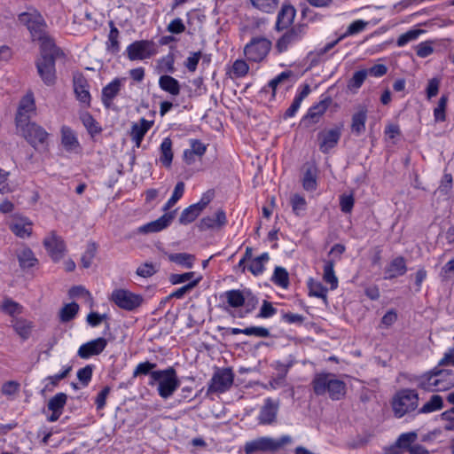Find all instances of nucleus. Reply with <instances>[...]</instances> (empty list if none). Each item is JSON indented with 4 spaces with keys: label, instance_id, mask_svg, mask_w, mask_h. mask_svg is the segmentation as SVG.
Returning a JSON list of instances; mask_svg holds the SVG:
<instances>
[{
    "label": "nucleus",
    "instance_id": "obj_53",
    "mask_svg": "<svg viewBox=\"0 0 454 454\" xmlns=\"http://www.w3.org/2000/svg\"><path fill=\"white\" fill-rule=\"evenodd\" d=\"M97 253V246L95 243L87 245L86 250L81 258L82 265L83 268L88 269L91 266L92 261Z\"/></svg>",
    "mask_w": 454,
    "mask_h": 454
},
{
    "label": "nucleus",
    "instance_id": "obj_29",
    "mask_svg": "<svg viewBox=\"0 0 454 454\" xmlns=\"http://www.w3.org/2000/svg\"><path fill=\"white\" fill-rule=\"evenodd\" d=\"M33 40L39 41L41 43V58L50 56L56 59L59 50L56 47L53 40L46 34V31L43 33L42 38H35Z\"/></svg>",
    "mask_w": 454,
    "mask_h": 454
},
{
    "label": "nucleus",
    "instance_id": "obj_56",
    "mask_svg": "<svg viewBox=\"0 0 454 454\" xmlns=\"http://www.w3.org/2000/svg\"><path fill=\"white\" fill-rule=\"evenodd\" d=\"M1 309L8 314L9 316H15L16 314H20L21 311V307L20 305L11 300V299H4L2 305H1Z\"/></svg>",
    "mask_w": 454,
    "mask_h": 454
},
{
    "label": "nucleus",
    "instance_id": "obj_54",
    "mask_svg": "<svg viewBox=\"0 0 454 454\" xmlns=\"http://www.w3.org/2000/svg\"><path fill=\"white\" fill-rule=\"evenodd\" d=\"M368 75L366 69H362L354 73L352 78L349 80L348 87L350 90H357L364 83Z\"/></svg>",
    "mask_w": 454,
    "mask_h": 454
},
{
    "label": "nucleus",
    "instance_id": "obj_13",
    "mask_svg": "<svg viewBox=\"0 0 454 454\" xmlns=\"http://www.w3.org/2000/svg\"><path fill=\"white\" fill-rule=\"evenodd\" d=\"M227 224V217L223 209L219 208L214 214L200 219L198 228L200 231L221 230Z\"/></svg>",
    "mask_w": 454,
    "mask_h": 454
},
{
    "label": "nucleus",
    "instance_id": "obj_10",
    "mask_svg": "<svg viewBox=\"0 0 454 454\" xmlns=\"http://www.w3.org/2000/svg\"><path fill=\"white\" fill-rule=\"evenodd\" d=\"M343 125H336L328 129H323L317 134V143L319 150L326 154L333 149L339 143Z\"/></svg>",
    "mask_w": 454,
    "mask_h": 454
},
{
    "label": "nucleus",
    "instance_id": "obj_42",
    "mask_svg": "<svg viewBox=\"0 0 454 454\" xmlns=\"http://www.w3.org/2000/svg\"><path fill=\"white\" fill-rule=\"evenodd\" d=\"M253 7L255 9L265 12V13H272L274 12L279 4V0H249Z\"/></svg>",
    "mask_w": 454,
    "mask_h": 454
},
{
    "label": "nucleus",
    "instance_id": "obj_47",
    "mask_svg": "<svg viewBox=\"0 0 454 454\" xmlns=\"http://www.w3.org/2000/svg\"><path fill=\"white\" fill-rule=\"evenodd\" d=\"M168 259L178 265L191 268L192 266L194 256L187 253H176L168 254Z\"/></svg>",
    "mask_w": 454,
    "mask_h": 454
},
{
    "label": "nucleus",
    "instance_id": "obj_18",
    "mask_svg": "<svg viewBox=\"0 0 454 454\" xmlns=\"http://www.w3.org/2000/svg\"><path fill=\"white\" fill-rule=\"evenodd\" d=\"M55 59L47 56L36 61L38 74L46 85H52L55 82Z\"/></svg>",
    "mask_w": 454,
    "mask_h": 454
},
{
    "label": "nucleus",
    "instance_id": "obj_44",
    "mask_svg": "<svg viewBox=\"0 0 454 454\" xmlns=\"http://www.w3.org/2000/svg\"><path fill=\"white\" fill-rule=\"evenodd\" d=\"M79 311V305L73 301L66 304L59 311V319L63 323L73 320Z\"/></svg>",
    "mask_w": 454,
    "mask_h": 454
},
{
    "label": "nucleus",
    "instance_id": "obj_31",
    "mask_svg": "<svg viewBox=\"0 0 454 454\" xmlns=\"http://www.w3.org/2000/svg\"><path fill=\"white\" fill-rule=\"evenodd\" d=\"M245 300L246 303H244L243 305L244 309L239 310L237 315H233L234 317H237L239 318H244L248 314L252 313L259 304V298L257 297V295H255L249 290L245 291Z\"/></svg>",
    "mask_w": 454,
    "mask_h": 454
},
{
    "label": "nucleus",
    "instance_id": "obj_63",
    "mask_svg": "<svg viewBox=\"0 0 454 454\" xmlns=\"http://www.w3.org/2000/svg\"><path fill=\"white\" fill-rule=\"evenodd\" d=\"M174 63V56L172 54H168L160 60V67L162 71L166 73L173 74L176 71Z\"/></svg>",
    "mask_w": 454,
    "mask_h": 454
},
{
    "label": "nucleus",
    "instance_id": "obj_64",
    "mask_svg": "<svg viewBox=\"0 0 454 454\" xmlns=\"http://www.w3.org/2000/svg\"><path fill=\"white\" fill-rule=\"evenodd\" d=\"M441 417L443 420L447 421L444 429L446 431H454V407L442 412Z\"/></svg>",
    "mask_w": 454,
    "mask_h": 454
},
{
    "label": "nucleus",
    "instance_id": "obj_14",
    "mask_svg": "<svg viewBox=\"0 0 454 454\" xmlns=\"http://www.w3.org/2000/svg\"><path fill=\"white\" fill-rule=\"evenodd\" d=\"M43 246L53 261H59L63 257L66 245L62 238L58 236L55 231H51L43 239Z\"/></svg>",
    "mask_w": 454,
    "mask_h": 454
},
{
    "label": "nucleus",
    "instance_id": "obj_2",
    "mask_svg": "<svg viewBox=\"0 0 454 454\" xmlns=\"http://www.w3.org/2000/svg\"><path fill=\"white\" fill-rule=\"evenodd\" d=\"M151 379L159 383L158 394L163 399L170 397L180 386L176 371L171 366L165 370L152 372Z\"/></svg>",
    "mask_w": 454,
    "mask_h": 454
},
{
    "label": "nucleus",
    "instance_id": "obj_23",
    "mask_svg": "<svg viewBox=\"0 0 454 454\" xmlns=\"http://www.w3.org/2000/svg\"><path fill=\"white\" fill-rule=\"evenodd\" d=\"M125 78H115L102 90V102L106 107H110L113 100L119 94Z\"/></svg>",
    "mask_w": 454,
    "mask_h": 454
},
{
    "label": "nucleus",
    "instance_id": "obj_30",
    "mask_svg": "<svg viewBox=\"0 0 454 454\" xmlns=\"http://www.w3.org/2000/svg\"><path fill=\"white\" fill-rule=\"evenodd\" d=\"M222 297L224 298L227 306L232 309L241 308L246 303L245 291L239 289L226 291Z\"/></svg>",
    "mask_w": 454,
    "mask_h": 454
},
{
    "label": "nucleus",
    "instance_id": "obj_59",
    "mask_svg": "<svg viewBox=\"0 0 454 454\" xmlns=\"http://www.w3.org/2000/svg\"><path fill=\"white\" fill-rule=\"evenodd\" d=\"M246 335L259 338H268L270 335V330L263 326H248L245 328Z\"/></svg>",
    "mask_w": 454,
    "mask_h": 454
},
{
    "label": "nucleus",
    "instance_id": "obj_25",
    "mask_svg": "<svg viewBox=\"0 0 454 454\" xmlns=\"http://www.w3.org/2000/svg\"><path fill=\"white\" fill-rule=\"evenodd\" d=\"M296 11L290 4H284L277 17L276 28L280 31L287 28L294 20Z\"/></svg>",
    "mask_w": 454,
    "mask_h": 454
},
{
    "label": "nucleus",
    "instance_id": "obj_5",
    "mask_svg": "<svg viewBox=\"0 0 454 454\" xmlns=\"http://www.w3.org/2000/svg\"><path fill=\"white\" fill-rule=\"evenodd\" d=\"M17 127L21 129L23 137L35 150L47 146L49 133L40 125L26 121L22 126Z\"/></svg>",
    "mask_w": 454,
    "mask_h": 454
},
{
    "label": "nucleus",
    "instance_id": "obj_49",
    "mask_svg": "<svg viewBox=\"0 0 454 454\" xmlns=\"http://www.w3.org/2000/svg\"><path fill=\"white\" fill-rule=\"evenodd\" d=\"M195 273L185 272L182 274H172L169 278L171 284H183L188 282V284H198L200 281V278H194Z\"/></svg>",
    "mask_w": 454,
    "mask_h": 454
},
{
    "label": "nucleus",
    "instance_id": "obj_39",
    "mask_svg": "<svg viewBox=\"0 0 454 454\" xmlns=\"http://www.w3.org/2000/svg\"><path fill=\"white\" fill-rule=\"evenodd\" d=\"M13 328L23 340H27L30 336L33 324L27 319L17 318L13 322Z\"/></svg>",
    "mask_w": 454,
    "mask_h": 454
},
{
    "label": "nucleus",
    "instance_id": "obj_60",
    "mask_svg": "<svg viewBox=\"0 0 454 454\" xmlns=\"http://www.w3.org/2000/svg\"><path fill=\"white\" fill-rule=\"evenodd\" d=\"M93 369L92 365H86L77 372V378L81 381V383L86 387L91 381L92 379Z\"/></svg>",
    "mask_w": 454,
    "mask_h": 454
},
{
    "label": "nucleus",
    "instance_id": "obj_51",
    "mask_svg": "<svg viewBox=\"0 0 454 454\" xmlns=\"http://www.w3.org/2000/svg\"><path fill=\"white\" fill-rule=\"evenodd\" d=\"M184 186L185 185L184 182H178L176 184L172 196L163 207L164 211L170 209L183 197L184 192Z\"/></svg>",
    "mask_w": 454,
    "mask_h": 454
},
{
    "label": "nucleus",
    "instance_id": "obj_50",
    "mask_svg": "<svg viewBox=\"0 0 454 454\" xmlns=\"http://www.w3.org/2000/svg\"><path fill=\"white\" fill-rule=\"evenodd\" d=\"M302 186L306 191L312 192L317 188V176L316 169L309 168L302 178Z\"/></svg>",
    "mask_w": 454,
    "mask_h": 454
},
{
    "label": "nucleus",
    "instance_id": "obj_37",
    "mask_svg": "<svg viewBox=\"0 0 454 454\" xmlns=\"http://www.w3.org/2000/svg\"><path fill=\"white\" fill-rule=\"evenodd\" d=\"M269 260V254L263 253L260 256L250 260L247 265L243 264V270L247 268L252 274L258 275L264 270V262Z\"/></svg>",
    "mask_w": 454,
    "mask_h": 454
},
{
    "label": "nucleus",
    "instance_id": "obj_4",
    "mask_svg": "<svg viewBox=\"0 0 454 454\" xmlns=\"http://www.w3.org/2000/svg\"><path fill=\"white\" fill-rule=\"evenodd\" d=\"M110 301L123 310L134 311L143 304L144 297L127 289L118 288L113 291Z\"/></svg>",
    "mask_w": 454,
    "mask_h": 454
},
{
    "label": "nucleus",
    "instance_id": "obj_61",
    "mask_svg": "<svg viewBox=\"0 0 454 454\" xmlns=\"http://www.w3.org/2000/svg\"><path fill=\"white\" fill-rule=\"evenodd\" d=\"M156 367V364L151 362H143L139 363L133 372V376L137 377L138 375H147L153 372V370Z\"/></svg>",
    "mask_w": 454,
    "mask_h": 454
},
{
    "label": "nucleus",
    "instance_id": "obj_40",
    "mask_svg": "<svg viewBox=\"0 0 454 454\" xmlns=\"http://www.w3.org/2000/svg\"><path fill=\"white\" fill-rule=\"evenodd\" d=\"M346 389V383L343 380L335 378L334 381L332 382L328 395L332 400L339 401L345 396Z\"/></svg>",
    "mask_w": 454,
    "mask_h": 454
},
{
    "label": "nucleus",
    "instance_id": "obj_21",
    "mask_svg": "<svg viewBox=\"0 0 454 454\" xmlns=\"http://www.w3.org/2000/svg\"><path fill=\"white\" fill-rule=\"evenodd\" d=\"M74 90L77 100L84 106H90V94L89 91V84L85 77L82 74L74 76Z\"/></svg>",
    "mask_w": 454,
    "mask_h": 454
},
{
    "label": "nucleus",
    "instance_id": "obj_7",
    "mask_svg": "<svg viewBox=\"0 0 454 454\" xmlns=\"http://www.w3.org/2000/svg\"><path fill=\"white\" fill-rule=\"evenodd\" d=\"M271 49V42L265 37H254L244 47V55L248 61L261 62Z\"/></svg>",
    "mask_w": 454,
    "mask_h": 454
},
{
    "label": "nucleus",
    "instance_id": "obj_11",
    "mask_svg": "<svg viewBox=\"0 0 454 454\" xmlns=\"http://www.w3.org/2000/svg\"><path fill=\"white\" fill-rule=\"evenodd\" d=\"M418 434L414 431L401 434L395 442L384 448L385 454H403L413 450Z\"/></svg>",
    "mask_w": 454,
    "mask_h": 454
},
{
    "label": "nucleus",
    "instance_id": "obj_27",
    "mask_svg": "<svg viewBox=\"0 0 454 454\" xmlns=\"http://www.w3.org/2000/svg\"><path fill=\"white\" fill-rule=\"evenodd\" d=\"M446 375L447 373L444 371L427 372V390L442 391L447 389L449 383L443 380V377Z\"/></svg>",
    "mask_w": 454,
    "mask_h": 454
},
{
    "label": "nucleus",
    "instance_id": "obj_3",
    "mask_svg": "<svg viewBox=\"0 0 454 454\" xmlns=\"http://www.w3.org/2000/svg\"><path fill=\"white\" fill-rule=\"evenodd\" d=\"M418 394L415 390L403 389L393 399L392 408L396 418H402L405 414L414 411L418 406Z\"/></svg>",
    "mask_w": 454,
    "mask_h": 454
},
{
    "label": "nucleus",
    "instance_id": "obj_45",
    "mask_svg": "<svg viewBox=\"0 0 454 454\" xmlns=\"http://www.w3.org/2000/svg\"><path fill=\"white\" fill-rule=\"evenodd\" d=\"M249 71V66L244 59H236L230 71V76L231 79L241 78L247 74Z\"/></svg>",
    "mask_w": 454,
    "mask_h": 454
},
{
    "label": "nucleus",
    "instance_id": "obj_48",
    "mask_svg": "<svg viewBox=\"0 0 454 454\" xmlns=\"http://www.w3.org/2000/svg\"><path fill=\"white\" fill-rule=\"evenodd\" d=\"M67 396L65 393H58L48 402V409L51 411H62L67 403Z\"/></svg>",
    "mask_w": 454,
    "mask_h": 454
},
{
    "label": "nucleus",
    "instance_id": "obj_34",
    "mask_svg": "<svg viewBox=\"0 0 454 454\" xmlns=\"http://www.w3.org/2000/svg\"><path fill=\"white\" fill-rule=\"evenodd\" d=\"M10 229L17 237L28 238L32 233V223L27 219H19L11 223Z\"/></svg>",
    "mask_w": 454,
    "mask_h": 454
},
{
    "label": "nucleus",
    "instance_id": "obj_8",
    "mask_svg": "<svg viewBox=\"0 0 454 454\" xmlns=\"http://www.w3.org/2000/svg\"><path fill=\"white\" fill-rule=\"evenodd\" d=\"M158 52L157 44L152 40H138L130 43L126 53L129 60H144L150 59Z\"/></svg>",
    "mask_w": 454,
    "mask_h": 454
},
{
    "label": "nucleus",
    "instance_id": "obj_46",
    "mask_svg": "<svg viewBox=\"0 0 454 454\" xmlns=\"http://www.w3.org/2000/svg\"><path fill=\"white\" fill-rule=\"evenodd\" d=\"M290 204L292 206L293 212L298 216L302 215L307 209L305 198L297 193L291 196Z\"/></svg>",
    "mask_w": 454,
    "mask_h": 454
},
{
    "label": "nucleus",
    "instance_id": "obj_6",
    "mask_svg": "<svg viewBox=\"0 0 454 454\" xmlns=\"http://www.w3.org/2000/svg\"><path fill=\"white\" fill-rule=\"evenodd\" d=\"M234 372L231 368L217 369L207 387V394H223L227 392L232 386L234 381Z\"/></svg>",
    "mask_w": 454,
    "mask_h": 454
},
{
    "label": "nucleus",
    "instance_id": "obj_33",
    "mask_svg": "<svg viewBox=\"0 0 454 454\" xmlns=\"http://www.w3.org/2000/svg\"><path fill=\"white\" fill-rule=\"evenodd\" d=\"M367 120V111L364 108H361L352 116L351 131L360 136L365 130V122Z\"/></svg>",
    "mask_w": 454,
    "mask_h": 454
},
{
    "label": "nucleus",
    "instance_id": "obj_28",
    "mask_svg": "<svg viewBox=\"0 0 454 454\" xmlns=\"http://www.w3.org/2000/svg\"><path fill=\"white\" fill-rule=\"evenodd\" d=\"M152 125L153 121H149L145 118H142L139 123H134L132 125L130 136L137 148L140 147L145 135L150 129Z\"/></svg>",
    "mask_w": 454,
    "mask_h": 454
},
{
    "label": "nucleus",
    "instance_id": "obj_57",
    "mask_svg": "<svg viewBox=\"0 0 454 454\" xmlns=\"http://www.w3.org/2000/svg\"><path fill=\"white\" fill-rule=\"evenodd\" d=\"M72 371V366L71 365H66L62 368V370L54 374V375H50L46 378V380L49 381V384H51L52 387H56L58 386V384L59 383L60 380H62L63 379L67 378V375L70 373V372Z\"/></svg>",
    "mask_w": 454,
    "mask_h": 454
},
{
    "label": "nucleus",
    "instance_id": "obj_35",
    "mask_svg": "<svg viewBox=\"0 0 454 454\" xmlns=\"http://www.w3.org/2000/svg\"><path fill=\"white\" fill-rule=\"evenodd\" d=\"M159 86L172 96H177L180 93L179 82L170 75H161L159 79Z\"/></svg>",
    "mask_w": 454,
    "mask_h": 454
},
{
    "label": "nucleus",
    "instance_id": "obj_32",
    "mask_svg": "<svg viewBox=\"0 0 454 454\" xmlns=\"http://www.w3.org/2000/svg\"><path fill=\"white\" fill-rule=\"evenodd\" d=\"M406 265L403 257L395 258L385 271V278H393L403 275L406 272Z\"/></svg>",
    "mask_w": 454,
    "mask_h": 454
},
{
    "label": "nucleus",
    "instance_id": "obj_1",
    "mask_svg": "<svg viewBox=\"0 0 454 454\" xmlns=\"http://www.w3.org/2000/svg\"><path fill=\"white\" fill-rule=\"evenodd\" d=\"M290 435H282L278 439L270 436H261L254 440L246 442L244 444V452L246 454H255L258 452H275L292 442Z\"/></svg>",
    "mask_w": 454,
    "mask_h": 454
},
{
    "label": "nucleus",
    "instance_id": "obj_20",
    "mask_svg": "<svg viewBox=\"0 0 454 454\" xmlns=\"http://www.w3.org/2000/svg\"><path fill=\"white\" fill-rule=\"evenodd\" d=\"M335 375L329 372L317 373L311 382L314 393L317 395L328 394L332 382L335 380Z\"/></svg>",
    "mask_w": 454,
    "mask_h": 454
},
{
    "label": "nucleus",
    "instance_id": "obj_62",
    "mask_svg": "<svg viewBox=\"0 0 454 454\" xmlns=\"http://www.w3.org/2000/svg\"><path fill=\"white\" fill-rule=\"evenodd\" d=\"M20 384L16 380H9L2 385V394L6 396H11L20 391Z\"/></svg>",
    "mask_w": 454,
    "mask_h": 454
},
{
    "label": "nucleus",
    "instance_id": "obj_24",
    "mask_svg": "<svg viewBox=\"0 0 454 454\" xmlns=\"http://www.w3.org/2000/svg\"><path fill=\"white\" fill-rule=\"evenodd\" d=\"M61 145L68 153H78L81 150L80 143L75 134L67 126L61 129Z\"/></svg>",
    "mask_w": 454,
    "mask_h": 454
},
{
    "label": "nucleus",
    "instance_id": "obj_12",
    "mask_svg": "<svg viewBox=\"0 0 454 454\" xmlns=\"http://www.w3.org/2000/svg\"><path fill=\"white\" fill-rule=\"evenodd\" d=\"M305 30V25L293 27L278 40L276 49L278 52L286 51L291 45L299 42L303 37Z\"/></svg>",
    "mask_w": 454,
    "mask_h": 454
},
{
    "label": "nucleus",
    "instance_id": "obj_22",
    "mask_svg": "<svg viewBox=\"0 0 454 454\" xmlns=\"http://www.w3.org/2000/svg\"><path fill=\"white\" fill-rule=\"evenodd\" d=\"M35 104L34 96L32 93L25 95L20 102L18 113L16 115L17 126H22V123L27 121L29 116L28 114L35 112Z\"/></svg>",
    "mask_w": 454,
    "mask_h": 454
},
{
    "label": "nucleus",
    "instance_id": "obj_26",
    "mask_svg": "<svg viewBox=\"0 0 454 454\" xmlns=\"http://www.w3.org/2000/svg\"><path fill=\"white\" fill-rule=\"evenodd\" d=\"M16 255L21 269H31L38 264V260L34 252L27 247L18 249Z\"/></svg>",
    "mask_w": 454,
    "mask_h": 454
},
{
    "label": "nucleus",
    "instance_id": "obj_36",
    "mask_svg": "<svg viewBox=\"0 0 454 454\" xmlns=\"http://www.w3.org/2000/svg\"><path fill=\"white\" fill-rule=\"evenodd\" d=\"M160 161L165 167L169 168L173 160L172 141L169 137H166L163 139L160 146Z\"/></svg>",
    "mask_w": 454,
    "mask_h": 454
},
{
    "label": "nucleus",
    "instance_id": "obj_58",
    "mask_svg": "<svg viewBox=\"0 0 454 454\" xmlns=\"http://www.w3.org/2000/svg\"><path fill=\"white\" fill-rule=\"evenodd\" d=\"M271 280L275 284H288L289 274L285 268L281 266H277L274 270Z\"/></svg>",
    "mask_w": 454,
    "mask_h": 454
},
{
    "label": "nucleus",
    "instance_id": "obj_17",
    "mask_svg": "<svg viewBox=\"0 0 454 454\" xmlns=\"http://www.w3.org/2000/svg\"><path fill=\"white\" fill-rule=\"evenodd\" d=\"M278 412V402L270 397L266 398L257 416L258 424L263 426L273 424L277 420Z\"/></svg>",
    "mask_w": 454,
    "mask_h": 454
},
{
    "label": "nucleus",
    "instance_id": "obj_41",
    "mask_svg": "<svg viewBox=\"0 0 454 454\" xmlns=\"http://www.w3.org/2000/svg\"><path fill=\"white\" fill-rule=\"evenodd\" d=\"M200 214L201 211L194 204H192L182 211L178 219L179 223L184 225L189 224L192 223Z\"/></svg>",
    "mask_w": 454,
    "mask_h": 454
},
{
    "label": "nucleus",
    "instance_id": "obj_52",
    "mask_svg": "<svg viewBox=\"0 0 454 454\" xmlns=\"http://www.w3.org/2000/svg\"><path fill=\"white\" fill-rule=\"evenodd\" d=\"M280 321L287 325H301L305 317L297 313L281 311Z\"/></svg>",
    "mask_w": 454,
    "mask_h": 454
},
{
    "label": "nucleus",
    "instance_id": "obj_9",
    "mask_svg": "<svg viewBox=\"0 0 454 454\" xmlns=\"http://www.w3.org/2000/svg\"><path fill=\"white\" fill-rule=\"evenodd\" d=\"M18 20L26 26L29 30L32 39L42 38L43 33L45 32L46 22L43 17L36 10H32L20 13Z\"/></svg>",
    "mask_w": 454,
    "mask_h": 454
},
{
    "label": "nucleus",
    "instance_id": "obj_16",
    "mask_svg": "<svg viewBox=\"0 0 454 454\" xmlns=\"http://www.w3.org/2000/svg\"><path fill=\"white\" fill-rule=\"evenodd\" d=\"M106 346L107 340L104 337H98L82 344L78 348L77 355L82 359H89L101 354Z\"/></svg>",
    "mask_w": 454,
    "mask_h": 454
},
{
    "label": "nucleus",
    "instance_id": "obj_43",
    "mask_svg": "<svg viewBox=\"0 0 454 454\" xmlns=\"http://www.w3.org/2000/svg\"><path fill=\"white\" fill-rule=\"evenodd\" d=\"M449 101L448 95H442L436 106L434 108V118L436 122H442L446 120V109Z\"/></svg>",
    "mask_w": 454,
    "mask_h": 454
},
{
    "label": "nucleus",
    "instance_id": "obj_19",
    "mask_svg": "<svg viewBox=\"0 0 454 454\" xmlns=\"http://www.w3.org/2000/svg\"><path fill=\"white\" fill-rule=\"evenodd\" d=\"M174 212L166 213L155 221H152L137 229L139 233L148 234L160 231L166 229L174 219Z\"/></svg>",
    "mask_w": 454,
    "mask_h": 454
},
{
    "label": "nucleus",
    "instance_id": "obj_15",
    "mask_svg": "<svg viewBox=\"0 0 454 454\" xmlns=\"http://www.w3.org/2000/svg\"><path fill=\"white\" fill-rule=\"evenodd\" d=\"M331 103L332 98L327 97L325 99L319 101L317 104L309 107L307 114L301 120V124L307 128L317 124L320 121V118L323 116V114L326 112Z\"/></svg>",
    "mask_w": 454,
    "mask_h": 454
},
{
    "label": "nucleus",
    "instance_id": "obj_55",
    "mask_svg": "<svg viewBox=\"0 0 454 454\" xmlns=\"http://www.w3.org/2000/svg\"><path fill=\"white\" fill-rule=\"evenodd\" d=\"M277 313L278 309L273 306V304L267 300H263L260 311L256 317L258 318L267 319L274 317Z\"/></svg>",
    "mask_w": 454,
    "mask_h": 454
},
{
    "label": "nucleus",
    "instance_id": "obj_38",
    "mask_svg": "<svg viewBox=\"0 0 454 454\" xmlns=\"http://www.w3.org/2000/svg\"><path fill=\"white\" fill-rule=\"evenodd\" d=\"M109 27L110 32L106 42V49L112 53H117L120 51V43L118 41L120 33L114 21H109Z\"/></svg>",
    "mask_w": 454,
    "mask_h": 454
}]
</instances>
